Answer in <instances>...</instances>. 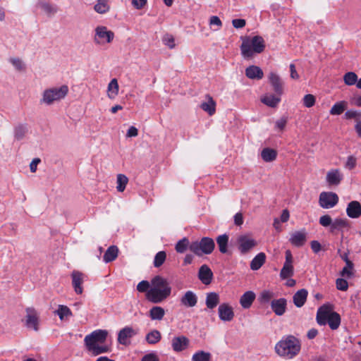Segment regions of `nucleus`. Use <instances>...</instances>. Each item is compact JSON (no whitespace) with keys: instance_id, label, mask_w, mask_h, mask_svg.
I'll return each mask as SVG.
<instances>
[{"instance_id":"35","label":"nucleus","mask_w":361,"mask_h":361,"mask_svg":"<svg viewBox=\"0 0 361 361\" xmlns=\"http://www.w3.org/2000/svg\"><path fill=\"white\" fill-rule=\"evenodd\" d=\"M119 86L118 81L114 78L108 85V97L110 99H114L118 94Z\"/></svg>"},{"instance_id":"5","label":"nucleus","mask_w":361,"mask_h":361,"mask_svg":"<svg viewBox=\"0 0 361 361\" xmlns=\"http://www.w3.org/2000/svg\"><path fill=\"white\" fill-rule=\"evenodd\" d=\"M68 93V87L66 85H61L59 87L46 89L42 93L40 103L48 106L51 105L55 102H59L65 98Z\"/></svg>"},{"instance_id":"14","label":"nucleus","mask_w":361,"mask_h":361,"mask_svg":"<svg viewBox=\"0 0 361 361\" xmlns=\"http://www.w3.org/2000/svg\"><path fill=\"white\" fill-rule=\"evenodd\" d=\"M84 276L82 272L75 270L71 274L72 286L76 294L80 295L83 292L82 284L84 282Z\"/></svg>"},{"instance_id":"39","label":"nucleus","mask_w":361,"mask_h":361,"mask_svg":"<svg viewBox=\"0 0 361 361\" xmlns=\"http://www.w3.org/2000/svg\"><path fill=\"white\" fill-rule=\"evenodd\" d=\"M27 132V128L25 124H18L14 128V137L17 140H22Z\"/></svg>"},{"instance_id":"29","label":"nucleus","mask_w":361,"mask_h":361,"mask_svg":"<svg viewBox=\"0 0 361 361\" xmlns=\"http://www.w3.org/2000/svg\"><path fill=\"white\" fill-rule=\"evenodd\" d=\"M118 254V248L116 245H111L105 252L103 256V260L106 263L114 261Z\"/></svg>"},{"instance_id":"48","label":"nucleus","mask_w":361,"mask_h":361,"mask_svg":"<svg viewBox=\"0 0 361 361\" xmlns=\"http://www.w3.org/2000/svg\"><path fill=\"white\" fill-rule=\"evenodd\" d=\"M188 246L190 247L188 239L183 238L176 243L175 248L177 252L183 253Z\"/></svg>"},{"instance_id":"56","label":"nucleus","mask_w":361,"mask_h":361,"mask_svg":"<svg viewBox=\"0 0 361 361\" xmlns=\"http://www.w3.org/2000/svg\"><path fill=\"white\" fill-rule=\"evenodd\" d=\"M288 122V117L287 116H282L281 118L278 119L275 123V126L276 128L279 129L280 130H283L286 123Z\"/></svg>"},{"instance_id":"4","label":"nucleus","mask_w":361,"mask_h":361,"mask_svg":"<svg viewBox=\"0 0 361 361\" xmlns=\"http://www.w3.org/2000/svg\"><path fill=\"white\" fill-rule=\"evenodd\" d=\"M265 49V42L259 35L254 36L251 40H244L240 46L242 55L245 59H250L254 54H260Z\"/></svg>"},{"instance_id":"30","label":"nucleus","mask_w":361,"mask_h":361,"mask_svg":"<svg viewBox=\"0 0 361 361\" xmlns=\"http://www.w3.org/2000/svg\"><path fill=\"white\" fill-rule=\"evenodd\" d=\"M266 261V255L264 252L257 254L250 262V269L257 271L261 268Z\"/></svg>"},{"instance_id":"59","label":"nucleus","mask_w":361,"mask_h":361,"mask_svg":"<svg viewBox=\"0 0 361 361\" xmlns=\"http://www.w3.org/2000/svg\"><path fill=\"white\" fill-rule=\"evenodd\" d=\"M232 24L235 28L239 29V28H243V27H245L246 22H245V20H244V19L238 18V19H233L232 20Z\"/></svg>"},{"instance_id":"46","label":"nucleus","mask_w":361,"mask_h":361,"mask_svg":"<svg viewBox=\"0 0 361 361\" xmlns=\"http://www.w3.org/2000/svg\"><path fill=\"white\" fill-rule=\"evenodd\" d=\"M293 265L283 264V268L280 272V277L282 279H286L293 275Z\"/></svg>"},{"instance_id":"41","label":"nucleus","mask_w":361,"mask_h":361,"mask_svg":"<svg viewBox=\"0 0 361 361\" xmlns=\"http://www.w3.org/2000/svg\"><path fill=\"white\" fill-rule=\"evenodd\" d=\"M128 183V177L124 174H118L116 180V189L118 192H123Z\"/></svg>"},{"instance_id":"21","label":"nucleus","mask_w":361,"mask_h":361,"mask_svg":"<svg viewBox=\"0 0 361 361\" xmlns=\"http://www.w3.org/2000/svg\"><path fill=\"white\" fill-rule=\"evenodd\" d=\"M171 344L174 351L180 352L188 347L189 340L184 336H177L173 338Z\"/></svg>"},{"instance_id":"64","label":"nucleus","mask_w":361,"mask_h":361,"mask_svg":"<svg viewBox=\"0 0 361 361\" xmlns=\"http://www.w3.org/2000/svg\"><path fill=\"white\" fill-rule=\"evenodd\" d=\"M209 23H210L211 25H217L219 27V28L220 27H221V25H222V23H221L220 18L216 16H212L210 18Z\"/></svg>"},{"instance_id":"44","label":"nucleus","mask_w":361,"mask_h":361,"mask_svg":"<svg viewBox=\"0 0 361 361\" xmlns=\"http://www.w3.org/2000/svg\"><path fill=\"white\" fill-rule=\"evenodd\" d=\"M345 102H337L331 107L330 114L331 115H340L345 111Z\"/></svg>"},{"instance_id":"60","label":"nucleus","mask_w":361,"mask_h":361,"mask_svg":"<svg viewBox=\"0 0 361 361\" xmlns=\"http://www.w3.org/2000/svg\"><path fill=\"white\" fill-rule=\"evenodd\" d=\"M147 0H132L133 6L137 9L142 8L146 4Z\"/></svg>"},{"instance_id":"32","label":"nucleus","mask_w":361,"mask_h":361,"mask_svg":"<svg viewBox=\"0 0 361 361\" xmlns=\"http://www.w3.org/2000/svg\"><path fill=\"white\" fill-rule=\"evenodd\" d=\"M164 314V309L159 306H154L149 311V315L152 320H161Z\"/></svg>"},{"instance_id":"47","label":"nucleus","mask_w":361,"mask_h":361,"mask_svg":"<svg viewBox=\"0 0 361 361\" xmlns=\"http://www.w3.org/2000/svg\"><path fill=\"white\" fill-rule=\"evenodd\" d=\"M344 82L348 85H357V75L354 72H348L344 75Z\"/></svg>"},{"instance_id":"2","label":"nucleus","mask_w":361,"mask_h":361,"mask_svg":"<svg viewBox=\"0 0 361 361\" xmlns=\"http://www.w3.org/2000/svg\"><path fill=\"white\" fill-rule=\"evenodd\" d=\"M300 341L294 336L289 335L283 337L275 345L276 353L281 357L292 359L300 351Z\"/></svg>"},{"instance_id":"10","label":"nucleus","mask_w":361,"mask_h":361,"mask_svg":"<svg viewBox=\"0 0 361 361\" xmlns=\"http://www.w3.org/2000/svg\"><path fill=\"white\" fill-rule=\"evenodd\" d=\"M257 241L247 235H240L238 238V248L241 254L245 255L257 245Z\"/></svg>"},{"instance_id":"54","label":"nucleus","mask_w":361,"mask_h":361,"mask_svg":"<svg viewBox=\"0 0 361 361\" xmlns=\"http://www.w3.org/2000/svg\"><path fill=\"white\" fill-rule=\"evenodd\" d=\"M164 44L170 49H173L176 46L174 38L171 35L166 34L163 37Z\"/></svg>"},{"instance_id":"52","label":"nucleus","mask_w":361,"mask_h":361,"mask_svg":"<svg viewBox=\"0 0 361 361\" xmlns=\"http://www.w3.org/2000/svg\"><path fill=\"white\" fill-rule=\"evenodd\" d=\"M336 288L342 291H346L348 288V281L344 279H337L336 281Z\"/></svg>"},{"instance_id":"34","label":"nucleus","mask_w":361,"mask_h":361,"mask_svg":"<svg viewBox=\"0 0 361 361\" xmlns=\"http://www.w3.org/2000/svg\"><path fill=\"white\" fill-rule=\"evenodd\" d=\"M281 96L270 94L264 97L261 101L262 103L270 107H276L281 101Z\"/></svg>"},{"instance_id":"61","label":"nucleus","mask_w":361,"mask_h":361,"mask_svg":"<svg viewBox=\"0 0 361 361\" xmlns=\"http://www.w3.org/2000/svg\"><path fill=\"white\" fill-rule=\"evenodd\" d=\"M141 361H159V359L156 354L149 353L143 356Z\"/></svg>"},{"instance_id":"57","label":"nucleus","mask_w":361,"mask_h":361,"mask_svg":"<svg viewBox=\"0 0 361 361\" xmlns=\"http://www.w3.org/2000/svg\"><path fill=\"white\" fill-rule=\"evenodd\" d=\"M356 158L354 156H349L345 164V167L349 170H352L356 166Z\"/></svg>"},{"instance_id":"38","label":"nucleus","mask_w":361,"mask_h":361,"mask_svg":"<svg viewBox=\"0 0 361 361\" xmlns=\"http://www.w3.org/2000/svg\"><path fill=\"white\" fill-rule=\"evenodd\" d=\"M161 336L158 330H153L146 335L145 339L149 344H155L161 340Z\"/></svg>"},{"instance_id":"19","label":"nucleus","mask_w":361,"mask_h":361,"mask_svg":"<svg viewBox=\"0 0 361 361\" xmlns=\"http://www.w3.org/2000/svg\"><path fill=\"white\" fill-rule=\"evenodd\" d=\"M180 301L181 305L186 307H193L197 303V297L194 292L188 290L181 297Z\"/></svg>"},{"instance_id":"26","label":"nucleus","mask_w":361,"mask_h":361,"mask_svg":"<svg viewBox=\"0 0 361 361\" xmlns=\"http://www.w3.org/2000/svg\"><path fill=\"white\" fill-rule=\"evenodd\" d=\"M245 75L248 78L259 80L263 78L262 70L256 66H250L245 69Z\"/></svg>"},{"instance_id":"40","label":"nucleus","mask_w":361,"mask_h":361,"mask_svg":"<svg viewBox=\"0 0 361 361\" xmlns=\"http://www.w3.org/2000/svg\"><path fill=\"white\" fill-rule=\"evenodd\" d=\"M56 314L61 320H63L64 317L72 316V312L70 308L66 305H59L58 310L54 312Z\"/></svg>"},{"instance_id":"1","label":"nucleus","mask_w":361,"mask_h":361,"mask_svg":"<svg viewBox=\"0 0 361 361\" xmlns=\"http://www.w3.org/2000/svg\"><path fill=\"white\" fill-rule=\"evenodd\" d=\"M152 287L147 292V299L153 303L165 300L171 293V287L167 280L161 276H154L152 281Z\"/></svg>"},{"instance_id":"49","label":"nucleus","mask_w":361,"mask_h":361,"mask_svg":"<svg viewBox=\"0 0 361 361\" xmlns=\"http://www.w3.org/2000/svg\"><path fill=\"white\" fill-rule=\"evenodd\" d=\"M109 350V348L106 345H97L93 347L91 350H89L93 355H98L102 353H107Z\"/></svg>"},{"instance_id":"20","label":"nucleus","mask_w":361,"mask_h":361,"mask_svg":"<svg viewBox=\"0 0 361 361\" xmlns=\"http://www.w3.org/2000/svg\"><path fill=\"white\" fill-rule=\"evenodd\" d=\"M347 215L352 219H357L361 216V204L357 201L348 203L346 208Z\"/></svg>"},{"instance_id":"6","label":"nucleus","mask_w":361,"mask_h":361,"mask_svg":"<svg viewBox=\"0 0 361 361\" xmlns=\"http://www.w3.org/2000/svg\"><path fill=\"white\" fill-rule=\"evenodd\" d=\"M215 247L214 240L209 237H203L200 241L190 244L189 249L197 256L211 254Z\"/></svg>"},{"instance_id":"50","label":"nucleus","mask_w":361,"mask_h":361,"mask_svg":"<svg viewBox=\"0 0 361 361\" xmlns=\"http://www.w3.org/2000/svg\"><path fill=\"white\" fill-rule=\"evenodd\" d=\"M10 62L15 67V68L18 71H23L25 68V66L23 62V61L19 58H11Z\"/></svg>"},{"instance_id":"28","label":"nucleus","mask_w":361,"mask_h":361,"mask_svg":"<svg viewBox=\"0 0 361 361\" xmlns=\"http://www.w3.org/2000/svg\"><path fill=\"white\" fill-rule=\"evenodd\" d=\"M37 6L39 7L48 17L53 16L58 11L56 6L44 1H39L37 3Z\"/></svg>"},{"instance_id":"33","label":"nucleus","mask_w":361,"mask_h":361,"mask_svg":"<svg viewBox=\"0 0 361 361\" xmlns=\"http://www.w3.org/2000/svg\"><path fill=\"white\" fill-rule=\"evenodd\" d=\"M229 237L227 234L220 235L216 238V243L218 245L220 252L224 254L228 251Z\"/></svg>"},{"instance_id":"13","label":"nucleus","mask_w":361,"mask_h":361,"mask_svg":"<svg viewBox=\"0 0 361 361\" xmlns=\"http://www.w3.org/2000/svg\"><path fill=\"white\" fill-rule=\"evenodd\" d=\"M218 313L219 319L223 322H231L234 317V312L228 303H222L219 306Z\"/></svg>"},{"instance_id":"63","label":"nucleus","mask_w":361,"mask_h":361,"mask_svg":"<svg viewBox=\"0 0 361 361\" xmlns=\"http://www.w3.org/2000/svg\"><path fill=\"white\" fill-rule=\"evenodd\" d=\"M138 135L137 129L134 126H130L126 133L128 137H136Z\"/></svg>"},{"instance_id":"51","label":"nucleus","mask_w":361,"mask_h":361,"mask_svg":"<svg viewBox=\"0 0 361 361\" xmlns=\"http://www.w3.org/2000/svg\"><path fill=\"white\" fill-rule=\"evenodd\" d=\"M150 289V283L148 281L143 280L137 285V290L140 293H146Z\"/></svg>"},{"instance_id":"22","label":"nucleus","mask_w":361,"mask_h":361,"mask_svg":"<svg viewBox=\"0 0 361 361\" xmlns=\"http://www.w3.org/2000/svg\"><path fill=\"white\" fill-rule=\"evenodd\" d=\"M269 79L275 93L281 96L283 94V82L280 77L274 73H271Z\"/></svg>"},{"instance_id":"18","label":"nucleus","mask_w":361,"mask_h":361,"mask_svg":"<svg viewBox=\"0 0 361 361\" xmlns=\"http://www.w3.org/2000/svg\"><path fill=\"white\" fill-rule=\"evenodd\" d=\"M307 240V233L305 229L295 231L290 235L289 241L295 247H302Z\"/></svg>"},{"instance_id":"8","label":"nucleus","mask_w":361,"mask_h":361,"mask_svg":"<svg viewBox=\"0 0 361 361\" xmlns=\"http://www.w3.org/2000/svg\"><path fill=\"white\" fill-rule=\"evenodd\" d=\"M114 37V33L108 30L105 26H98L95 29V36L94 42L95 44H99L104 42L110 43Z\"/></svg>"},{"instance_id":"9","label":"nucleus","mask_w":361,"mask_h":361,"mask_svg":"<svg viewBox=\"0 0 361 361\" xmlns=\"http://www.w3.org/2000/svg\"><path fill=\"white\" fill-rule=\"evenodd\" d=\"M338 202V197L334 192H323L319 195V204L322 208H332Z\"/></svg>"},{"instance_id":"15","label":"nucleus","mask_w":361,"mask_h":361,"mask_svg":"<svg viewBox=\"0 0 361 361\" xmlns=\"http://www.w3.org/2000/svg\"><path fill=\"white\" fill-rule=\"evenodd\" d=\"M343 178V175L338 169L329 171L326 176V180L329 185H338Z\"/></svg>"},{"instance_id":"23","label":"nucleus","mask_w":361,"mask_h":361,"mask_svg":"<svg viewBox=\"0 0 361 361\" xmlns=\"http://www.w3.org/2000/svg\"><path fill=\"white\" fill-rule=\"evenodd\" d=\"M206 99L207 101L201 103L200 108L209 116H212L216 112V102L209 94L206 95Z\"/></svg>"},{"instance_id":"36","label":"nucleus","mask_w":361,"mask_h":361,"mask_svg":"<svg viewBox=\"0 0 361 361\" xmlns=\"http://www.w3.org/2000/svg\"><path fill=\"white\" fill-rule=\"evenodd\" d=\"M348 226V221L344 219H336L332 221L331 226L330 228L331 233H335L336 231H339Z\"/></svg>"},{"instance_id":"31","label":"nucleus","mask_w":361,"mask_h":361,"mask_svg":"<svg viewBox=\"0 0 361 361\" xmlns=\"http://www.w3.org/2000/svg\"><path fill=\"white\" fill-rule=\"evenodd\" d=\"M261 157L264 161L271 162L276 159L277 152L274 149L266 147L262 149Z\"/></svg>"},{"instance_id":"3","label":"nucleus","mask_w":361,"mask_h":361,"mask_svg":"<svg viewBox=\"0 0 361 361\" xmlns=\"http://www.w3.org/2000/svg\"><path fill=\"white\" fill-rule=\"evenodd\" d=\"M317 322L321 326L328 324L331 329L336 330L341 324V316L332 311L329 305H324L317 310Z\"/></svg>"},{"instance_id":"7","label":"nucleus","mask_w":361,"mask_h":361,"mask_svg":"<svg viewBox=\"0 0 361 361\" xmlns=\"http://www.w3.org/2000/svg\"><path fill=\"white\" fill-rule=\"evenodd\" d=\"M108 336V331L104 329H97L85 336L84 343L86 349L89 351L93 347L104 343Z\"/></svg>"},{"instance_id":"17","label":"nucleus","mask_w":361,"mask_h":361,"mask_svg":"<svg viewBox=\"0 0 361 361\" xmlns=\"http://www.w3.org/2000/svg\"><path fill=\"white\" fill-rule=\"evenodd\" d=\"M198 278L204 285H209L212 283L213 273L207 264L200 267L198 271Z\"/></svg>"},{"instance_id":"58","label":"nucleus","mask_w":361,"mask_h":361,"mask_svg":"<svg viewBox=\"0 0 361 361\" xmlns=\"http://www.w3.org/2000/svg\"><path fill=\"white\" fill-rule=\"evenodd\" d=\"M272 296L273 294L269 290H264L263 292H262L260 295L259 300L262 303L268 302L271 300Z\"/></svg>"},{"instance_id":"11","label":"nucleus","mask_w":361,"mask_h":361,"mask_svg":"<svg viewBox=\"0 0 361 361\" xmlns=\"http://www.w3.org/2000/svg\"><path fill=\"white\" fill-rule=\"evenodd\" d=\"M25 325L27 328L38 331L39 317L36 310L32 307L26 309Z\"/></svg>"},{"instance_id":"27","label":"nucleus","mask_w":361,"mask_h":361,"mask_svg":"<svg viewBox=\"0 0 361 361\" xmlns=\"http://www.w3.org/2000/svg\"><path fill=\"white\" fill-rule=\"evenodd\" d=\"M220 302L219 295L215 292L207 293L205 304L208 309L215 308Z\"/></svg>"},{"instance_id":"16","label":"nucleus","mask_w":361,"mask_h":361,"mask_svg":"<svg viewBox=\"0 0 361 361\" xmlns=\"http://www.w3.org/2000/svg\"><path fill=\"white\" fill-rule=\"evenodd\" d=\"M287 300L286 298L273 300L271 302V308L277 316L283 315L286 310Z\"/></svg>"},{"instance_id":"24","label":"nucleus","mask_w":361,"mask_h":361,"mask_svg":"<svg viewBox=\"0 0 361 361\" xmlns=\"http://www.w3.org/2000/svg\"><path fill=\"white\" fill-rule=\"evenodd\" d=\"M308 295V292L306 289L302 288L298 290L293 296V301L294 305L297 307H302L306 300Z\"/></svg>"},{"instance_id":"45","label":"nucleus","mask_w":361,"mask_h":361,"mask_svg":"<svg viewBox=\"0 0 361 361\" xmlns=\"http://www.w3.org/2000/svg\"><path fill=\"white\" fill-rule=\"evenodd\" d=\"M166 253L164 251L158 252L154 259V266L156 268L160 267L165 262Z\"/></svg>"},{"instance_id":"43","label":"nucleus","mask_w":361,"mask_h":361,"mask_svg":"<svg viewBox=\"0 0 361 361\" xmlns=\"http://www.w3.org/2000/svg\"><path fill=\"white\" fill-rule=\"evenodd\" d=\"M353 263L352 262H347V263H345V266L343 268L340 273L341 276L347 278L352 277L353 276Z\"/></svg>"},{"instance_id":"37","label":"nucleus","mask_w":361,"mask_h":361,"mask_svg":"<svg viewBox=\"0 0 361 361\" xmlns=\"http://www.w3.org/2000/svg\"><path fill=\"white\" fill-rule=\"evenodd\" d=\"M94 9L97 13L101 14L108 12L110 9L108 0H98L94 6Z\"/></svg>"},{"instance_id":"25","label":"nucleus","mask_w":361,"mask_h":361,"mask_svg":"<svg viewBox=\"0 0 361 361\" xmlns=\"http://www.w3.org/2000/svg\"><path fill=\"white\" fill-rule=\"evenodd\" d=\"M255 294L252 291H246L240 298V304L244 309L251 307L255 299Z\"/></svg>"},{"instance_id":"12","label":"nucleus","mask_w":361,"mask_h":361,"mask_svg":"<svg viewBox=\"0 0 361 361\" xmlns=\"http://www.w3.org/2000/svg\"><path fill=\"white\" fill-rule=\"evenodd\" d=\"M137 334V331L131 326H126L121 329L118 334V342L124 345L130 343L129 339Z\"/></svg>"},{"instance_id":"62","label":"nucleus","mask_w":361,"mask_h":361,"mask_svg":"<svg viewBox=\"0 0 361 361\" xmlns=\"http://www.w3.org/2000/svg\"><path fill=\"white\" fill-rule=\"evenodd\" d=\"M310 245L311 248L314 253H318L322 249V245L317 240H312Z\"/></svg>"},{"instance_id":"55","label":"nucleus","mask_w":361,"mask_h":361,"mask_svg":"<svg viewBox=\"0 0 361 361\" xmlns=\"http://www.w3.org/2000/svg\"><path fill=\"white\" fill-rule=\"evenodd\" d=\"M319 224L324 227H331L332 224V219L329 215H323L319 219Z\"/></svg>"},{"instance_id":"53","label":"nucleus","mask_w":361,"mask_h":361,"mask_svg":"<svg viewBox=\"0 0 361 361\" xmlns=\"http://www.w3.org/2000/svg\"><path fill=\"white\" fill-rule=\"evenodd\" d=\"M315 103V97L314 95L308 94H306L303 98V104L304 105L307 107H312L314 105Z\"/></svg>"},{"instance_id":"42","label":"nucleus","mask_w":361,"mask_h":361,"mask_svg":"<svg viewBox=\"0 0 361 361\" xmlns=\"http://www.w3.org/2000/svg\"><path fill=\"white\" fill-rule=\"evenodd\" d=\"M211 354L204 351H198L192 355V361H210Z\"/></svg>"}]
</instances>
